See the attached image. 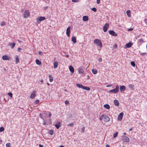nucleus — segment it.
Masks as SVG:
<instances>
[{
	"label": "nucleus",
	"instance_id": "1",
	"mask_svg": "<svg viewBox=\"0 0 147 147\" xmlns=\"http://www.w3.org/2000/svg\"><path fill=\"white\" fill-rule=\"evenodd\" d=\"M104 119V121L105 122H107L109 121L110 120V118L107 116H105L103 115H101L99 118L100 120H102Z\"/></svg>",
	"mask_w": 147,
	"mask_h": 147
},
{
	"label": "nucleus",
	"instance_id": "2",
	"mask_svg": "<svg viewBox=\"0 0 147 147\" xmlns=\"http://www.w3.org/2000/svg\"><path fill=\"white\" fill-rule=\"evenodd\" d=\"M94 42L97 46H99L100 49L102 47V44L100 40L98 39H96L94 40Z\"/></svg>",
	"mask_w": 147,
	"mask_h": 147
},
{
	"label": "nucleus",
	"instance_id": "3",
	"mask_svg": "<svg viewBox=\"0 0 147 147\" xmlns=\"http://www.w3.org/2000/svg\"><path fill=\"white\" fill-rule=\"evenodd\" d=\"M76 86L79 88H81L86 90L89 91L90 90V88L84 86L81 84H77Z\"/></svg>",
	"mask_w": 147,
	"mask_h": 147
},
{
	"label": "nucleus",
	"instance_id": "4",
	"mask_svg": "<svg viewBox=\"0 0 147 147\" xmlns=\"http://www.w3.org/2000/svg\"><path fill=\"white\" fill-rule=\"evenodd\" d=\"M119 86L116 85L115 88L114 89L109 90V92H112L114 94L117 93L119 92Z\"/></svg>",
	"mask_w": 147,
	"mask_h": 147
},
{
	"label": "nucleus",
	"instance_id": "5",
	"mask_svg": "<svg viewBox=\"0 0 147 147\" xmlns=\"http://www.w3.org/2000/svg\"><path fill=\"white\" fill-rule=\"evenodd\" d=\"M84 68L82 67H80L78 69V71L79 74H84Z\"/></svg>",
	"mask_w": 147,
	"mask_h": 147
},
{
	"label": "nucleus",
	"instance_id": "6",
	"mask_svg": "<svg viewBox=\"0 0 147 147\" xmlns=\"http://www.w3.org/2000/svg\"><path fill=\"white\" fill-rule=\"evenodd\" d=\"M45 19V18L44 17H38L36 20V22L37 23H39L41 21Z\"/></svg>",
	"mask_w": 147,
	"mask_h": 147
},
{
	"label": "nucleus",
	"instance_id": "7",
	"mask_svg": "<svg viewBox=\"0 0 147 147\" xmlns=\"http://www.w3.org/2000/svg\"><path fill=\"white\" fill-rule=\"evenodd\" d=\"M30 16V12L28 10H25L24 15V18H26Z\"/></svg>",
	"mask_w": 147,
	"mask_h": 147
},
{
	"label": "nucleus",
	"instance_id": "8",
	"mask_svg": "<svg viewBox=\"0 0 147 147\" xmlns=\"http://www.w3.org/2000/svg\"><path fill=\"white\" fill-rule=\"evenodd\" d=\"M122 140L124 142H128L129 141V138L125 136H122Z\"/></svg>",
	"mask_w": 147,
	"mask_h": 147
},
{
	"label": "nucleus",
	"instance_id": "9",
	"mask_svg": "<svg viewBox=\"0 0 147 147\" xmlns=\"http://www.w3.org/2000/svg\"><path fill=\"white\" fill-rule=\"evenodd\" d=\"M109 24L107 23L105 24L103 27V31L105 32H106L107 31L108 29L109 28Z\"/></svg>",
	"mask_w": 147,
	"mask_h": 147
},
{
	"label": "nucleus",
	"instance_id": "10",
	"mask_svg": "<svg viewBox=\"0 0 147 147\" xmlns=\"http://www.w3.org/2000/svg\"><path fill=\"white\" fill-rule=\"evenodd\" d=\"M71 28V27L70 26H69L67 29L66 33V34L68 37H69L70 35Z\"/></svg>",
	"mask_w": 147,
	"mask_h": 147
},
{
	"label": "nucleus",
	"instance_id": "11",
	"mask_svg": "<svg viewBox=\"0 0 147 147\" xmlns=\"http://www.w3.org/2000/svg\"><path fill=\"white\" fill-rule=\"evenodd\" d=\"M123 112L121 113L118 116V119L120 121H121L123 118Z\"/></svg>",
	"mask_w": 147,
	"mask_h": 147
},
{
	"label": "nucleus",
	"instance_id": "12",
	"mask_svg": "<svg viewBox=\"0 0 147 147\" xmlns=\"http://www.w3.org/2000/svg\"><path fill=\"white\" fill-rule=\"evenodd\" d=\"M36 92L35 91H33L32 93L31 94L30 97L32 98H34L36 96Z\"/></svg>",
	"mask_w": 147,
	"mask_h": 147
},
{
	"label": "nucleus",
	"instance_id": "13",
	"mask_svg": "<svg viewBox=\"0 0 147 147\" xmlns=\"http://www.w3.org/2000/svg\"><path fill=\"white\" fill-rule=\"evenodd\" d=\"M109 34L114 36H117V34L116 33L113 31V30H110L109 31Z\"/></svg>",
	"mask_w": 147,
	"mask_h": 147
},
{
	"label": "nucleus",
	"instance_id": "14",
	"mask_svg": "<svg viewBox=\"0 0 147 147\" xmlns=\"http://www.w3.org/2000/svg\"><path fill=\"white\" fill-rule=\"evenodd\" d=\"M133 43L131 42H130L126 44L125 45V47L127 48H129L131 47L132 45H133Z\"/></svg>",
	"mask_w": 147,
	"mask_h": 147
},
{
	"label": "nucleus",
	"instance_id": "15",
	"mask_svg": "<svg viewBox=\"0 0 147 147\" xmlns=\"http://www.w3.org/2000/svg\"><path fill=\"white\" fill-rule=\"evenodd\" d=\"M120 90L121 92H122L124 91L125 89V87L124 86H120L119 87Z\"/></svg>",
	"mask_w": 147,
	"mask_h": 147
},
{
	"label": "nucleus",
	"instance_id": "16",
	"mask_svg": "<svg viewBox=\"0 0 147 147\" xmlns=\"http://www.w3.org/2000/svg\"><path fill=\"white\" fill-rule=\"evenodd\" d=\"M61 123L60 122H58L55 124V126L56 127L57 129H59L60 127L61 126Z\"/></svg>",
	"mask_w": 147,
	"mask_h": 147
},
{
	"label": "nucleus",
	"instance_id": "17",
	"mask_svg": "<svg viewBox=\"0 0 147 147\" xmlns=\"http://www.w3.org/2000/svg\"><path fill=\"white\" fill-rule=\"evenodd\" d=\"M114 103L115 105L116 106H118L119 105V102L118 100H114Z\"/></svg>",
	"mask_w": 147,
	"mask_h": 147
},
{
	"label": "nucleus",
	"instance_id": "18",
	"mask_svg": "<svg viewBox=\"0 0 147 147\" xmlns=\"http://www.w3.org/2000/svg\"><path fill=\"white\" fill-rule=\"evenodd\" d=\"M69 70L72 73L74 72V67L72 66H70L69 67Z\"/></svg>",
	"mask_w": 147,
	"mask_h": 147
},
{
	"label": "nucleus",
	"instance_id": "19",
	"mask_svg": "<svg viewBox=\"0 0 147 147\" xmlns=\"http://www.w3.org/2000/svg\"><path fill=\"white\" fill-rule=\"evenodd\" d=\"M83 20L84 21H87L88 20V18L87 16H84L83 17Z\"/></svg>",
	"mask_w": 147,
	"mask_h": 147
},
{
	"label": "nucleus",
	"instance_id": "20",
	"mask_svg": "<svg viewBox=\"0 0 147 147\" xmlns=\"http://www.w3.org/2000/svg\"><path fill=\"white\" fill-rule=\"evenodd\" d=\"M71 40L74 43H75L76 42V38L74 37V36H73L72 37Z\"/></svg>",
	"mask_w": 147,
	"mask_h": 147
},
{
	"label": "nucleus",
	"instance_id": "21",
	"mask_svg": "<svg viewBox=\"0 0 147 147\" xmlns=\"http://www.w3.org/2000/svg\"><path fill=\"white\" fill-rule=\"evenodd\" d=\"M2 59L3 60H9V58L6 55L3 56L2 57Z\"/></svg>",
	"mask_w": 147,
	"mask_h": 147
},
{
	"label": "nucleus",
	"instance_id": "22",
	"mask_svg": "<svg viewBox=\"0 0 147 147\" xmlns=\"http://www.w3.org/2000/svg\"><path fill=\"white\" fill-rule=\"evenodd\" d=\"M58 65V63L57 61H55L54 63V69L56 68Z\"/></svg>",
	"mask_w": 147,
	"mask_h": 147
},
{
	"label": "nucleus",
	"instance_id": "23",
	"mask_svg": "<svg viewBox=\"0 0 147 147\" xmlns=\"http://www.w3.org/2000/svg\"><path fill=\"white\" fill-rule=\"evenodd\" d=\"M126 13L129 17H130L131 16V11L130 10H127L126 11Z\"/></svg>",
	"mask_w": 147,
	"mask_h": 147
},
{
	"label": "nucleus",
	"instance_id": "24",
	"mask_svg": "<svg viewBox=\"0 0 147 147\" xmlns=\"http://www.w3.org/2000/svg\"><path fill=\"white\" fill-rule=\"evenodd\" d=\"M36 63L39 65H40L41 64V62L38 59H36L35 61Z\"/></svg>",
	"mask_w": 147,
	"mask_h": 147
},
{
	"label": "nucleus",
	"instance_id": "25",
	"mask_svg": "<svg viewBox=\"0 0 147 147\" xmlns=\"http://www.w3.org/2000/svg\"><path fill=\"white\" fill-rule=\"evenodd\" d=\"M19 59L17 56H16V64H18V63L19 62Z\"/></svg>",
	"mask_w": 147,
	"mask_h": 147
},
{
	"label": "nucleus",
	"instance_id": "26",
	"mask_svg": "<svg viewBox=\"0 0 147 147\" xmlns=\"http://www.w3.org/2000/svg\"><path fill=\"white\" fill-rule=\"evenodd\" d=\"M92 73L94 74H96L98 72L97 71L96 69H92Z\"/></svg>",
	"mask_w": 147,
	"mask_h": 147
},
{
	"label": "nucleus",
	"instance_id": "27",
	"mask_svg": "<svg viewBox=\"0 0 147 147\" xmlns=\"http://www.w3.org/2000/svg\"><path fill=\"white\" fill-rule=\"evenodd\" d=\"M49 81L50 82H52L53 81V77L51 75H49Z\"/></svg>",
	"mask_w": 147,
	"mask_h": 147
},
{
	"label": "nucleus",
	"instance_id": "28",
	"mask_svg": "<svg viewBox=\"0 0 147 147\" xmlns=\"http://www.w3.org/2000/svg\"><path fill=\"white\" fill-rule=\"evenodd\" d=\"M104 107L106 109H109L110 108V106L107 104H105L104 105Z\"/></svg>",
	"mask_w": 147,
	"mask_h": 147
},
{
	"label": "nucleus",
	"instance_id": "29",
	"mask_svg": "<svg viewBox=\"0 0 147 147\" xmlns=\"http://www.w3.org/2000/svg\"><path fill=\"white\" fill-rule=\"evenodd\" d=\"M129 86L132 90H133L134 89V86L133 85L130 84Z\"/></svg>",
	"mask_w": 147,
	"mask_h": 147
},
{
	"label": "nucleus",
	"instance_id": "30",
	"mask_svg": "<svg viewBox=\"0 0 147 147\" xmlns=\"http://www.w3.org/2000/svg\"><path fill=\"white\" fill-rule=\"evenodd\" d=\"M9 45L11 46V48L12 49H13L15 45V43H9Z\"/></svg>",
	"mask_w": 147,
	"mask_h": 147
},
{
	"label": "nucleus",
	"instance_id": "31",
	"mask_svg": "<svg viewBox=\"0 0 147 147\" xmlns=\"http://www.w3.org/2000/svg\"><path fill=\"white\" fill-rule=\"evenodd\" d=\"M118 134V133L117 132H115V134H113V137L114 138H116Z\"/></svg>",
	"mask_w": 147,
	"mask_h": 147
},
{
	"label": "nucleus",
	"instance_id": "32",
	"mask_svg": "<svg viewBox=\"0 0 147 147\" xmlns=\"http://www.w3.org/2000/svg\"><path fill=\"white\" fill-rule=\"evenodd\" d=\"M6 146L7 147H11V144L10 143H8L6 144Z\"/></svg>",
	"mask_w": 147,
	"mask_h": 147
},
{
	"label": "nucleus",
	"instance_id": "33",
	"mask_svg": "<svg viewBox=\"0 0 147 147\" xmlns=\"http://www.w3.org/2000/svg\"><path fill=\"white\" fill-rule=\"evenodd\" d=\"M5 22L4 21H2L1 24V26H3L5 25Z\"/></svg>",
	"mask_w": 147,
	"mask_h": 147
},
{
	"label": "nucleus",
	"instance_id": "34",
	"mask_svg": "<svg viewBox=\"0 0 147 147\" xmlns=\"http://www.w3.org/2000/svg\"><path fill=\"white\" fill-rule=\"evenodd\" d=\"M81 130H82V132L83 133H84V132H85V127H83L82 128H81Z\"/></svg>",
	"mask_w": 147,
	"mask_h": 147
},
{
	"label": "nucleus",
	"instance_id": "35",
	"mask_svg": "<svg viewBox=\"0 0 147 147\" xmlns=\"http://www.w3.org/2000/svg\"><path fill=\"white\" fill-rule=\"evenodd\" d=\"M4 128L3 127H0V132H2L4 131Z\"/></svg>",
	"mask_w": 147,
	"mask_h": 147
},
{
	"label": "nucleus",
	"instance_id": "36",
	"mask_svg": "<svg viewBox=\"0 0 147 147\" xmlns=\"http://www.w3.org/2000/svg\"><path fill=\"white\" fill-rule=\"evenodd\" d=\"M131 64L133 67H135V64L134 61H131Z\"/></svg>",
	"mask_w": 147,
	"mask_h": 147
},
{
	"label": "nucleus",
	"instance_id": "37",
	"mask_svg": "<svg viewBox=\"0 0 147 147\" xmlns=\"http://www.w3.org/2000/svg\"><path fill=\"white\" fill-rule=\"evenodd\" d=\"M8 94L9 96L11 98H12L13 96H12V94L11 92H9L8 93Z\"/></svg>",
	"mask_w": 147,
	"mask_h": 147
},
{
	"label": "nucleus",
	"instance_id": "38",
	"mask_svg": "<svg viewBox=\"0 0 147 147\" xmlns=\"http://www.w3.org/2000/svg\"><path fill=\"white\" fill-rule=\"evenodd\" d=\"M39 100H36L35 102H34V104H38V103H39Z\"/></svg>",
	"mask_w": 147,
	"mask_h": 147
},
{
	"label": "nucleus",
	"instance_id": "39",
	"mask_svg": "<svg viewBox=\"0 0 147 147\" xmlns=\"http://www.w3.org/2000/svg\"><path fill=\"white\" fill-rule=\"evenodd\" d=\"M53 133V130H50L49 132V134L51 135H52Z\"/></svg>",
	"mask_w": 147,
	"mask_h": 147
},
{
	"label": "nucleus",
	"instance_id": "40",
	"mask_svg": "<svg viewBox=\"0 0 147 147\" xmlns=\"http://www.w3.org/2000/svg\"><path fill=\"white\" fill-rule=\"evenodd\" d=\"M74 125V124L73 123H69L68 125V126H71L72 127Z\"/></svg>",
	"mask_w": 147,
	"mask_h": 147
},
{
	"label": "nucleus",
	"instance_id": "41",
	"mask_svg": "<svg viewBox=\"0 0 147 147\" xmlns=\"http://www.w3.org/2000/svg\"><path fill=\"white\" fill-rule=\"evenodd\" d=\"M91 9L94 12H96V9L95 7H93Z\"/></svg>",
	"mask_w": 147,
	"mask_h": 147
},
{
	"label": "nucleus",
	"instance_id": "42",
	"mask_svg": "<svg viewBox=\"0 0 147 147\" xmlns=\"http://www.w3.org/2000/svg\"><path fill=\"white\" fill-rule=\"evenodd\" d=\"M113 47L114 49H115L117 48V45L116 44H115Z\"/></svg>",
	"mask_w": 147,
	"mask_h": 147
},
{
	"label": "nucleus",
	"instance_id": "43",
	"mask_svg": "<svg viewBox=\"0 0 147 147\" xmlns=\"http://www.w3.org/2000/svg\"><path fill=\"white\" fill-rule=\"evenodd\" d=\"M139 41L140 42H144V40L143 39L141 38V39H140L139 40Z\"/></svg>",
	"mask_w": 147,
	"mask_h": 147
},
{
	"label": "nucleus",
	"instance_id": "44",
	"mask_svg": "<svg viewBox=\"0 0 147 147\" xmlns=\"http://www.w3.org/2000/svg\"><path fill=\"white\" fill-rule=\"evenodd\" d=\"M146 54V53H140V55H143V56H145Z\"/></svg>",
	"mask_w": 147,
	"mask_h": 147
},
{
	"label": "nucleus",
	"instance_id": "45",
	"mask_svg": "<svg viewBox=\"0 0 147 147\" xmlns=\"http://www.w3.org/2000/svg\"><path fill=\"white\" fill-rule=\"evenodd\" d=\"M69 102L68 101V100H65V104H66V105H68V104H69Z\"/></svg>",
	"mask_w": 147,
	"mask_h": 147
},
{
	"label": "nucleus",
	"instance_id": "46",
	"mask_svg": "<svg viewBox=\"0 0 147 147\" xmlns=\"http://www.w3.org/2000/svg\"><path fill=\"white\" fill-rule=\"evenodd\" d=\"M72 1L73 2H77L79 1L78 0H72Z\"/></svg>",
	"mask_w": 147,
	"mask_h": 147
},
{
	"label": "nucleus",
	"instance_id": "47",
	"mask_svg": "<svg viewBox=\"0 0 147 147\" xmlns=\"http://www.w3.org/2000/svg\"><path fill=\"white\" fill-rule=\"evenodd\" d=\"M98 61H99V62H101L102 61V59L101 58H99L98 59Z\"/></svg>",
	"mask_w": 147,
	"mask_h": 147
},
{
	"label": "nucleus",
	"instance_id": "48",
	"mask_svg": "<svg viewBox=\"0 0 147 147\" xmlns=\"http://www.w3.org/2000/svg\"><path fill=\"white\" fill-rule=\"evenodd\" d=\"M112 86V84L108 85L106 86L107 87H109Z\"/></svg>",
	"mask_w": 147,
	"mask_h": 147
},
{
	"label": "nucleus",
	"instance_id": "49",
	"mask_svg": "<svg viewBox=\"0 0 147 147\" xmlns=\"http://www.w3.org/2000/svg\"><path fill=\"white\" fill-rule=\"evenodd\" d=\"M51 113L50 112H49V115H48L49 117H51Z\"/></svg>",
	"mask_w": 147,
	"mask_h": 147
},
{
	"label": "nucleus",
	"instance_id": "50",
	"mask_svg": "<svg viewBox=\"0 0 147 147\" xmlns=\"http://www.w3.org/2000/svg\"><path fill=\"white\" fill-rule=\"evenodd\" d=\"M100 0H97L96 3L98 4H99L100 3Z\"/></svg>",
	"mask_w": 147,
	"mask_h": 147
},
{
	"label": "nucleus",
	"instance_id": "51",
	"mask_svg": "<svg viewBox=\"0 0 147 147\" xmlns=\"http://www.w3.org/2000/svg\"><path fill=\"white\" fill-rule=\"evenodd\" d=\"M144 22L145 23L147 24V19H146L144 20Z\"/></svg>",
	"mask_w": 147,
	"mask_h": 147
},
{
	"label": "nucleus",
	"instance_id": "52",
	"mask_svg": "<svg viewBox=\"0 0 147 147\" xmlns=\"http://www.w3.org/2000/svg\"><path fill=\"white\" fill-rule=\"evenodd\" d=\"M38 54L39 55H42V52H41V51H39L38 52Z\"/></svg>",
	"mask_w": 147,
	"mask_h": 147
},
{
	"label": "nucleus",
	"instance_id": "53",
	"mask_svg": "<svg viewBox=\"0 0 147 147\" xmlns=\"http://www.w3.org/2000/svg\"><path fill=\"white\" fill-rule=\"evenodd\" d=\"M39 146L40 147H43V145H41L40 144H39Z\"/></svg>",
	"mask_w": 147,
	"mask_h": 147
},
{
	"label": "nucleus",
	"instance_id": "54",
	"mask_svg": "<svg viewBox=\"0 0 147 147\" xmlns=\"http://www.w3.org/2000/svg\"><path fill=\"white\" fill-rule=\"evenodd\" d=\"M21 50V49L19 47L18 48V51H20Z\"/></svg>",
	"mask_w": 147,
	"mask_h": 147
},
{
	"label": "nucleus",
	"instance_id": "55",
	"mask_svg": "<svg viewBox=\"0 0 147 147\" xmlns=\"http://www.w3.org/2000/svg\"><path fill=\"white\" fill-rule=\"evenodd\" d=\"M48 6H46V7L45 8V9H48Z\"/></svg>",
	"mask_w": 147,
	"mask_h": 147
},
{
	"label": "nucleus",
	"instance_id": "56",
	"mask_svg": "<svg viewBox=\"0 0 147 147\" xmlns=\"http://www.w3.org/2000/svg\"><path fill=\"white\" fill-rule=\"evenodd\" d=\"M40 82H41V83H43V80H41L40 81Z\"/></svg>",
	"mask_w": 147,
	"mask_h": 147
},
{
	"label": "nucleus",
	"instance_id": "57",
	"mask_svg": "<svg viewBox=\"0 0 147 147\" xmlns=\"http://www.w3.org/2000/svg\"><path fill=\"white\" fill-rule=\"evenodd\" d=\"M106 147H110V146L109 145L107 144L106 146Z\"/></svg>",
	"mask_w": 147,
	"mask_h": 147
},
{
	"label": "nucleus",
	"instance_id": "58",
	"mask_svg": "<svg viewBox=\"0 0 147 147\" xmlns=\"http://www.w3.org/2000/svg\"><path fill=\"white\" fill-rule=\"evenodd\" d=\"M132 128H130V129H129V131H132Z\"/></svg>",
	"mask_w": 147,
	"mask_h": 147
},
{
	"label": "nucleus",
	"instance_id": "59",
	"mask_svg": "<svg viewBox=\"0 0 147 147\" xmlns=\"http://www.w3.org/2000/svg\"><path fill=\"white\" fill-rule=\"evenodd\" d=\"M133 29H132V28H130V29H129L128 30H133Z\"/></svg>",
	"mask_w": 147,
	"mask_h": 147
},
{
	"label": "nucleus",
	"instance_id": "60",
	"mask_svg": "<svg viewBox=\"0 0 147 147\" xmlns=\"http://www.w3.org/2000/svg\"><path fill=\"white\" fill-rule=\"evenodd\" d=\"M123 134L124 135H125L126 134L125 132H124V133H123Z\"/></svg>",
	"mask_w": 147,
	"mask_h": 147
},
{
	"label": "nucleus",
	"instance_id": "61",
	"mask_svg": "<svg viewBox=\"0 0 147 147\" xmlns=\"http://www.w3.org/2000/svg\"><path fill=\"white\" fill-rule=\"evenodd\" d=\"M59 147H64L63 146H60Z\"/></svg>",
	"mask_w": 147,
	"mask_h": 147
},
{
	"label": "nucleus",
	"instance_id": "62",
	"mask_svg": "<svg viewBox=\"0 0 147 147\" xmlns=\"http://www.w3.org/2000/svg\"><path fill=\"white\" fill-rule=\"evenodd\" d=\"M47 84L48 86H49V85H50V84H49V83H47Z\"/></svg>",
	"mask_w": 147,
	"mask_h": 147
},
{
	"label": "nucleus",
	"instance_id": "63",
	"mask_svg": "<svg viewBox=\"0 0 147 147\" xmlns=\"http://www.w3.org/2000/svg\"><path fill=\"white\" fill-rule=\"evenodd\" d=\"M146 49H147V45H146Z\"/></svg>",
	"mask_w": 147,
	"mask_h": 147
},
{
	"label": "nucleus",
	"instance_id": "64",
	"mask_svg": "<svg viewBox=\"0 0 147 147\" xmlns=\"http://www.w3.org/2000/svg\"><path fill=\"white\" fill-rule=\"evenodd\" d=\"M44 113H46V111H44Z\"/></svg>",
	"mask_w": 147,
	"mask_h": 147
}]
</instances>
